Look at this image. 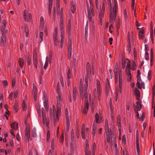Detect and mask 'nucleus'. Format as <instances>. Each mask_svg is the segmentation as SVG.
I'll list each match as a JSON object with an SVG mask.
<instances>
[{
	"label": "nucleus",
	"instance_id": "f8f14e48",
	"mask_svg": "<svg viewBox=\"0 0 155 155\" xmlns=\"http://www.w3.org/2000/svg\"><path fill=\"white\" fill-rule=\"evenodd\" d=\"M65 114L66 117V130L68 131L69 129V117L68 112V110L66 108L65 110Z\"/></svg>",
	"mask_w": 155,
	"mask_h": 155
},
{
	"label": "nucleus",
	"instance_id": "6ab92c4d",
	"mask_svg": "<svg viewBox=\"0 0 155 155\" xmlns=\"http://www.w3.org/2000/svg\"><path fill=\"white\" fill-rule=\"evenodd\" d=\"M140 81L138 80H137V86L139 89H141L143 88V89H145V86L144 83L143 82L141 79L140 80Z\"/></svg>",
	"mask_w": 155,
	"mask_h": 155
},
{
	"label": "nucleus",
	"instance_id": "6e6552de",
	"mask_svg": "<svg viewBox=\"0 0 155 155\" xmlns=\"http://www.w3.org/2000/svg\"><path fill=\"white\" fill-rule=\"evenodd\" d=\"M88 16V19L91 22L93 20L94 16V10L91 8H90L87 7Z\"/></svg>",
	"mask_w": 155,
	"mask_h": 155
},
{
	"label": "nucleus",
	"instance_id": "20e7f679",
	"mask_svg": "<svg viewBox=\"0 0 155 155\" xmlns=\"http://www.w3.org/2000/svg\"><path fill=\"white\" fill-rule=\"evenodd\" d=\"M37 110L39 118L40 119L42 118L43 119L44 124H46L47 125H48L47 120L46 118L44 108H42L41 109V111L40 107H39V108L38 107H37Z\"/></svg>",
	"mask_w": 155,
	"mask_h": 155
},
{
	"label": "nucleus",
	"instance_id": "58836bf2",
	"mask_svg": "<svg viewBox=\"0 0 155 155\" xmlns=\"http://www.w3.org/2000/svg\"><path fill=\"white\" fill-rule=\"evenodd\" d=\"M24 60L21 58H20L18 60V63L20 67L22 68L24 65Z\"/></svg>",
	"mask_w": 155,
	"mask_h": 155
},
{
	"label": "nucleus",
	"instance_id": "393cba45",
	"mask_svg": "<svg viewBox=\"0 0 155 155\" xmlns=\"http://www.w3.org/2000/svg\"><path fill=\"white\" fill-rule=\"evenodd\" d=\"M130 70L131 69L125 70L126 74L127 76V79L128 81H130L132 79Z\"/></svg>",
	"mask_w": 155,
	"mask_h": 155
},
{
	"label": "nucleus",
	"instance_id": "09e8293b",
	"mask_svg": "<svg viewBox=\"0 0 155 155\" xmlns=\"http://www.w3.org/2000/svg\"><path fill=\"white\" fill-rule=\"evenodd\" d=\"M140 74L141 73L140 71L139 70H137V80H139V81H140V80L141 79Z\"/></svg>",
	"mask_w": 155,
	"mask_h": 155
},
{
	"label": "nucleus",
	"instance_id": "de8ad7c7",
	"mask_svg": "<svg viewBox=\"0 0 155 155\" xmlns=\"http://www.w3.org/2000/svg\"><path fill=\"white\" fill-rule=\"evenodd\" d=\"M36 130L35 128H34L32 131V135L33 137H36L37 136L36 133Z\"/></svg>",
	"mask_w": 155,
	"mask_h": 155
},
{
	"label": "nucleus",
	"instance_id": "e433bc0d",
	"mask_svg": "<svg viewBox=\"0 0 155 155\" xmlns=\"http://www.w3.org/2000/svg\"><path fill=\"white\" fill-rule=\"evenodd\" d=\"M137 68V64L134 61H133L131 67V70L134 71L136 70Z\"/></svg>",
	"mask_w": 155,
	"mask_h": 155
},
{
	"label": "nucleus",
	"instance_id": "f704fd0d",
	"mask_svg": "<svg viewBox=\"0 0 155 155\" xmlns=\"http://www.w3.org/2000/svg\"><path fill=\"white\" fill-rule=\"evenodd\" d=\"M12 128L15 130H17L18 128V123L16 122H14L12 124H11Z\"/></svg>",
	"mask_w": 155,
	"mask_h": 155
},
{
	"label": "nucleus",
	"instance_id": "bf43d9fd",
	"mask_svg": "<svg viewBox=\"0 0 155 155\" xmlns=\"http://www.w3.org/2000/svg\"><path fill=\"white\" fill-rule=\"evenodd\" d=\"M150 65L152 66L153 64V56H150Z\"/></svg>",
	"mask_w": 155,
	"mask_h": 155
},
{
	"label": "nucleus",
	"instance_id": "c756f323",
	"mask_svg": "<svg viewBox=\"0 0 155 155\" xmlns=\"http://www.w3.org/2000/svg\"><path fill=\"white\" fill-rule=\"evenodd\" d=\"M43 32L41 31H40L39 35H36V37L38 38L39 41L41 43L42 42L43 40Z\"/></svg>",
	"mask_w": 155,
	"mask_h": 155
},
{
	"label": "nucleus",
	"instance_id": "0eeeda50",
	"mask_svg": "<svg viewBox=\"0 0 155 155\" xmlns=\"http://www.w3.org/2000/svg\"><path fill=\"white\" fill-rule=\"evenodd\" d=\"M96 84L97 89L94 90V93L96 97H99L101 92V89L100 85V83L98 80H96Z\"/></svg>",
	"mask_w": 155,
	"mask_h": 155
},
{
	"label": "nucleus",
	"instance_id": "052dcab7",
	"mask_svg": "<svg viewBox=\"0 0 155 155\" xmlns=\"http://www.w3.org/2000/svg\"><path fill=\"white\" fill-rule=\"evenodd\" d=\"M54 138H53L51 140V148L52 149H53L54 147Z\"/></svg>",
	"mask_w": 155,
	"mask_h": 155
},
{
	"label": "nucleus",
	"instance_id": "8fccbe9b",
	"mask_svg": "<svg viewBox=\"0 0 155 155\" xmlns=\"http://www.w3.org/2000/svg\"><path fill=\"white\" fill-rule=\"evenodd\" d=\"M53 38H58L57 36V31L56 29V28H55L54 31L53 32Z\"/></svg>",
	"mask_w": 155,
	"mask_h": 155
},
{
	"label": "nucleus",
	"instance_id": "bb28decb",
	"mask_svg": "<svg viewBox=\"0 0 155 155\" xmlns=\"http://www.w3.org/2000/svg\"><path fill=\"white\" fill-rule=\"evenodd\" d=\"M75 2L72 0L71 3V10L72 13L74 14L75 11Z\"/></svg>",
	"mask_w": 155,
	"mask_h": 155
},
{
	"label": "nucleus",
	"instance_id": "e2e57ef3",
	"mask_svg": "<svg viewBox=\"0 0 155 155\" xmlns=\"http://www.w3.org/2000/svg\"><path fill=\"white\" fill-rule=\"evenodd\" d=\"M50 137V131L49 130H47V140L48 141Z\"/></svg>",
	"mask_w": 155,
	"mask_h": 155
},
{
	"label": "nucleus",
	"instance_id": "f257e3e1",
	"mask_svg": "<svg viewBox=\"0 0 155 155\" xmlns=\"http://www.w3.org/2000/svg\"><path fill=\"white\" fill-rule=\"evenodd\" d=\"M86 68L87 75L85 77V83L84 85V91L83 90L82 80L81 78H80L79 80V89L81 97L82 99H84V101L85 102L84 109L83 111V114L84 115L86 114L88 110V97L90 101H91V94H89L88 97L87 93V90L88 87V78L90 75L91 73L90 65L89 62H87L86 63Z\"/></svg>",
	"mask_w": 155,
	"mask_h": 155
},
{
	"label": "nucleus",
	"instance_id": "412c9836",
	"mask_svg": "<svg viewBox=\"0 0 155 155\" xmlns=\"http://www.w3.org/2000/svg\"><path fill=\"white\" fill-rule=\"evenodd\" d=\"M77 93L78 91L77 90L76 87L75 86L73 88V101L75 102L77 100Z\"/></svg>",
	"mask_w": 155,
	"mask_h": 155
},
{
	"label": "nucleus",
	"instance_id": "2eb2a0df",
	"mask_svg": "<svg viewBox=\"0 0 155 155\" xmlns=\"http://www.w3.org/2000/svg\"><path fill=\"white\" fill-rule=\"evenodd\" d=\"M33 63L35 68L37 69L38 65V59L37 54L36 53H34L33 54Z\"/></svg>",
	"mask_w": 155,
	"mask_h": 155
},
{
	"label": "nucleus",
	"instance_id": "a18cd8bd",
	"mask_svg": "<svg viewBox=\"0 0 155 155\" xmlns=\"http://www.w3.org/2000/svg\"><path fill=\"white\" fill-rule=\"evenodd\" d=\"M31 56L30 55H28L26 58L28 64V65H30L31 64Z\"/></svg>",
	"mask_w": 155,
	"mask_h": 155
},
{
	"label": "nucleus",
	"instance_id": "13d9d810",
	"mask_svg": "<svg viewBox=\"0 0 155 155\" xmlns=\"http://www.w3.org/2000/svg\"><path fill=\"white\" fill-rule=\"evenodd\" d=\"M145 59L147 60H149V55L148 53L146 51L145 54Z\"/></svg>",
	"mask_w": 155,
	"mask_h": 155
},
{
	"label": "nucleus",
	"instance_id": "ddd939ff",
	"mask_svg": "<svg viewBox=\"0 0 155 155\" xmlns=\"http://www.w3.org/2000/svg\"><path fill=\"white\" fill-rule=\"evenodd\" d=\"M126 64L127 65L125 70L131 69L130 62V60L128 58L124 60L122 62V65H126Z\"/></svg>",
	"mask_w": 155,
	"mask_h": 155
},
{
	"label": "nucleus",
	"instance_id": "72a5a7b5",
	"mask_svg": "<svg viewBox=\"0 0 155 155\" xmlns=\"http://www.w3.org/2000/svg\"><path fill=\"white\" fill-rule=\"evenodd\" d=\"M25 134L26 138L27 139H29L30 136V129L29 128L27 127L26 128Z\"/></svg>",
	"mask_w": 155,
	"mask_h": 155
},
{
	"label": "nucleus",
	"instance_id": "cd10ccee",
	"mask_svg": "<svg viewBox=\"0 0 155 155\" xmlns=\"http://www.w3.org/2000/svg\"><path fill=\"white\" fill-rule=\"evenodd\" d=\"M117 124L118 127L119 129V131L120 133V132L121 131V130L120 129V128L121 127V121H120V117L119 115H118L117 117Z\"/></svg>",
	"mask_w": 155,
	"mask_h": 155
},
{
	"label": "nucleus",
	"instance_id": "423d86ee",
	"mask_svg": "<svg viewBox=\"0 0 155 155\" xmlns=\"http://www.w3.org/2000/svg\"><path fill=\"white\" fill-rule=\"evenodd\" d=\"M105 11V6L104 3L103 2L102 4V7L99 12L98 15V18L100 21V23L101 25H102L103 18L104 17Z\"/></svg>",
	"mask_w": 155,
	"mask_h": 155
},
{
	"label": "nucleus",
	"instance_id": "dca6fc26",
	"mask_svg": "<svg viewBox=\"0 0 155 155\" xmlns=\"http://www.w3.org/2000/svg\"><path fill=\"white\" fill-rule=\"evenodd\" d=\"M71 39L70 38L69 39V47L68 50V56L70 58H71V57L72 50V43Z\"/></svg>",
	"mask_w": 155,
	"mask_h": 155
},
{
	"label": "nucleus",
	"instance_id": "6e6d98bb",
	"mask_svg": "<svg viewBox=\"0 0 155 155\" xmlns=\"http://www.w3.org/2000/svg\"><path fill=\"white\" fill-rule=\"evenodd\" d=\"M122 143H126V137L125 135V134H124L123 135L122 139Z\"/></svg>",
	"mask_w": 155,
	"mask_h": 155
},
{
	"label": "nucleus",
	"instance_id": "c03bdc74",
	"mask_svg": "<svg viewBox=\"0 0 155 155\" xmlns=\"http://www.w3.org/2000/svg\"><path fill=\"white\" fill-rule=\"evenodd\" d=\"M64 36H61V40L60 43V47L61 48H62V47L64 45Z\"/></svg>",
	"mask_w": 155,
	"mask_h": 155
},
{
	"label": "nucleus",
	"instance_id": "b1692460",
	"mask_svg": "<svg viewBox=\"0 0 155 155\" xmlns=\"http://www.w3.org/2000/svg\"><path fill=\"white\" fill-rule=\"evenodd\" d=\"M118 69L116 67V65H115L114 70V74L115 78V84H117L118 83Z\"/></svg>",
	"mask_w": 155,
	"mask_h": 155
},
{
	"label": "nucleus",
	"instance_id": "774afa93",
	"mask_svg": "<svg viewBox=\"0 0 155 155\" xmlns=\"http://www.w3.org/2000/svg\"><path fill=\"white\" fill-rule=\"evenodd\" d=\"M68 75V79H70L71 78V73H70V69H69L68 70V71L67 74Z\"/></svg>",
	"mask_w": 155,
	"mask_h": 155
},
{
	"label": "nucleus",
	"instance_id": "c85d7f7f",
	"mask_svg": "<svg viewBox=\"0 0 155 155\" xmlns=\"http://www.w3.org/2000/svg\"><path fill=\"white\" fill-rule=\"evenodd\" d=\"M63 9L62 8H61L60 10V8L58 9V11L57 12L58 13V14L60 15V21H63Z\"/></svg>",
	"mask_w": 155,
	"mask_h": 155
},
{
	"label": "nucleus",
	"instance_id": "2f4dec72",
	"mask_svg": "<svg viewBox=\"0 0 155 155\" xmlns=\"http://www.w3.org/2000/svg\"><path fill=\"white\" fill-rule=\"evenodd\" d=\"M96 124H95V123H94L92 126V135L93 137L94 138L96 132Z\"/></svg>",
	"mask_w": 155,
	"mask_h": 155
},
{
	"label": "nucleus",
	"instance_id": "c9c22d12",
	"mask_svg": "<svg viewBox=\"0 0 155 155\" xmlns=\"http://www.w3.org/2000/svg\"><path fill=\"white\" fill-rule=\"evenodd\" d=\"M106 91L108 92L110 88V86L109 84V82L108 78H107L106 80Z\"/></svg>",
	"mask_w": 155,
	"mask_h": 155
},
{
	"label": "nucleus",
	"instance_id": "7c9ffc66",
	"mask_svg": "<svg viewBox=\"0 0 155 155\" xmlns=\"http://www.w3.org/2000/svg\"><path fill=\"white\" fill-rule=\"evenodd\" d=\"M33 91L34 94V100L35 101H36V95L37 94V88L34 84H33Z\"/></svg>",
	"mask_w": 155,
	"mask_h": 155
},
{
	"label": "nucleus",
	"instance_id": "49530a36",
	"mask_svg": "<svg viewBox=\"0 0 155 155\" xmlns=\"http://www.w3.org/2000/svg\"><path fill=\"white\" fill-rule=\"evenodd\" d=\"M52 0H49V14L51 13V8L52 7Z\"/></svg>",
	"mask_w": 155,
	"mask_h": 155
},
{
	"label": "nucleus",
	"instance_id": "4d7b16f0",
	"mask_svg": "<svg viewBox=\"0 0 155 155\" xmlns=\"http://www.w3.org/2000/svg\"><path fill=\"white\" fill-rule=\"evenodd\" d=\"M150 37L152 40V42L153 44L154 43V38H153V31H151Z\"/></svg>",
	"mask_w": 155,
	"mask_h": 155
},
{
	"label": "nucleus",
	"instance_id": "aec40b11",
	"mask_svg": "<svg viewBox=\"0 0 155 155\" xmlns=\"http://www.w3.org/2000/svg\"><path fill=\"white\" fill-rule=\"evenodd\" d=\"M40 29L41 30L43 31L42 29L43 28L46 27L44 25V21L43 18L42 16H41L40 18Z\"/></svg>",
	"mask_w": 155,
	"mask_h": 155
},
{
	"label": "nucleus",
	"instance_id": "0e129e2a",
	"mask_svg": "<svg viewBox=\"0 0 155 155\" xmlns=\"http://www.w3.org/2000/svg\"><path fill=\"white\" fill-rule=\"evenodd\" d=\"M120 94L119 91H116V94L115 95V101L117 102V97H118V94Z\"/></svg>",
	"mask_w": 155,
	"mask_h": 155
},
{
	"label": "nucleus",
	"instance_id": "4c0bfd02",
	"mask_svg": "<svg viewBox=\"0 0 155 155\" xmlns=\"http://www.w3.org/2000/svg\"><path fill=\"white\" fill-rule=\"evenodd\" d=\"M137 111H140L142 108V105L141 104L140 102V101H138L137 102Z\"/></svg>",
	"mask_w": 155,
	"mask_h": 155
},
{
	"label": "nucleus",
	"instance_id": "9d476101",
	"mask_svg": "<svg viewBox=\"0 0 155 155\" xmlns=\"http://www.w3.org/2000/svg\"><path fill=\"white\" fill-rule=\"evenodd\" d=\"M24 16L25 20L27 22H28L32 19V15L31 13H29L26 10L24 11Z\"/></svg>",
	"mask_w": 155,
	"mask_h": 155
},
{
	"label": "nucleus",
	"instance_id": "a19ab883",
	"mask_svg": "<svg viewBox=\"0 0 155 155\" xmlns=\"http://www.w3.org/2000/svg\"><path fill=\"white\" fill-rule=\"evenodd\" d=\"M18 104L17 103L15 102L13 106V111L17 112L18 110Z\"/></svg>",
	"mask_w": 155,
	"mask_h": 155
},
{
	"label": "nucleus",
	"instance_id": "f3484780",
	"mask_svg": "<svg viewBox=\"0 0 155 155\" xmlns=\"http://www.w3.org/2000/svg\"><path fill=\"white\" fill-rule=\"evenodd\" d=\"M64 22L62 20L60 21L59 27L61 31V36H65V33L64 31Z\"/></svg>",
	"mask_w": 155,
	"mask_h": 155
},
{
	"label": "nucleus",
	"instance_id": "338daca9",
	"mask_svg": "<svg viewBox=\"0 0 155 155\" xmlns=\"http://www.w3.org/2000/svg\"><path fill=\"white\" fill-rule=\"evenodd\" d=\"M43 103H44V105L45 107V108H47V105L48 104V100H45V101H43Z\"/></svg>",
	"mask_w": 155,
	"mask_h": 155
},
{
	"label": "nucleus",
	"instance_id": "a878e982",
	"mask_svg": "<svg viewBox=\"0 0 155 155\" xmlns=\"http://www.w3.org/2000/svg\"><path fill=\"white\" fill-rule=\"evenodd\" d=\"M134 93L137 100L140 101V94L139 90L137 88H135L134 90Z\"/></svg>",
	"mask_w": 155,
	"mask_h": 155
},
{
	"label": "nucleus",
	"instance_id": "5701e85b",
	"mask_svg": "<svg viewBox=\"0 0 155 155\" xmlns=\"http://www.w3.org/2000/svg\"><path fill=\"white\" fill-rule=\"evenodd\" d=\"M110 115L111 118L113 120L115 116V114L114 113L113 107L112 104L110 103Z\"/></svg>",
	"mask_w": 155,
	"mask_h": 155
},
{
	"label": "nucleus",
	"instance_id": "69168bd1",
	"mask_svg": "<svg viewBox=\"0 0 155 155\" xmlns=\"http://www.w3.org/2000/svg\"><path fill=\"white\" fill-rule=\"evenodd\" d=\"M2 83L4 85L5 87L7 86L8 85V83L6 80H3L2 81Z\"/></svg>",
	"mask_w": 155,
	"mask_h": 155
},
{
	"label": "nucleus",
	"instance_id": "473e14b6",
	"mask_svg": "<svg viewBox=\"0 0 155 155\" xmlns=\"http://www.w3.org/2000/svg\"><path fill=\"white\" fill-rule=\"evenodd\" d=\"M85 127V125L84 124H82L81 127V135L82 138L83 139H85V129L84 128Z\"/></svg>",
	"mask_w": 155,
	"mask_h": 155
},
{
	"label": "nucleus",
	"instance_id": "5fc2aeb1",
	"mask_svg": "<svg viewBox=\"0 0 155 155\" xmlns=\"http://www.w3.org/2000/svg\"><path fill=\"white\" fill-rule=\"evenodd\" d=\"M137 117L138 118H139L141 120H143L144 118V116L142 113V114L141 117H139V115L138 112H137Z\"/></svg>",
	"mask_w": 155,
	"mask_h": 155
},
{
	"label": "nucleus",
	"instance_id": "3c124183",
	"mask_svg": "<svg viewBox=\"0 0 155 155\" xmlns=\"http://www.w3.org/2000/svg\"><path fill=\"white\" fill-rule=\"evenodd\" d=\"M54 44L55 46H57L59 43V41L58 39V38H53Z\"/></svg>",
	"mask_w": 155,
	"mask_h": 155
},
{
	"label": "nucleus",
	"instance_id": "1a4fd4ad",
	"mask_svg": "<svg viewBox=\"0 0 155 155\" xmlns=\"http://www.w3.org/2000/svg\"><path fill=\"white\" fill-rule=\"evenodd\" d=\"M152 108H154V117H155V84L152 89Z\"/></svg>",
	"mask_w": 155,
	"mask_h": 155
},
{
	"label": "nucleus",
	"instance_id": "603ef678",
	"mask_svg": "<svg viewBox=\"0 0 155 155\" xmlns=\"http://www.w3.org/2000/svg\"><path fill=\"white\" fill-rule=\"evenodd\" d=\"M91 33L92 34V37H93L94 38H95V37H97V34L95 29L92 30Z\"/></svg>",
	"mask_w": 155,
	"mask_h": 155
},
{
	"label": "nucleus",
	"instance_id": "4468645a",
	"mask_svg": "<svg viewBox=\"0 0 155 155\" xmlns=\"http://www.w3.org/2000/svg\"><path fill=\"white\" fill-rule=\"evenodd\" d=\"M95 120L94 123H95V124L96 123L101 124L103 121L102 117L99 116L98 113H96L95 116Z\"/></svg>",
	"mask_w": 155,
	"mask_h": 155
},
{
	"label": "nucleus",
	"instance_id": "37998d69",
	"mask_svg": "<svg viewBox=\"0 0 155 155\" xmlns=\"http://www.w3.org/2000/svg\"><path fill=\"white\" fill-rule=\"evenodd\" d=\"M105 132L106 133L107 132V131L108 132H109V126H108V121L106 120L105 121Z\"/></svg>",
	"mask_w": 155,
	"mask_h": 155
},
{
	"label": "nucleus",
	"instance_id": "680f3d73",
	"mask_svg": "<svg viewBox=\"0 0 155 155\" xmlns=\"http://www.w3.org/2000/svg\"><path fill=\"white\" fill-rule=\"evenodd\" d=\"M152 72L151 71H149L148 72L147 78L148 80H150L151 78Z\"/></svg>",
	"mask_w": 155,
	"mask_h": 155
},
{
	"label": "nucleus",
	"instance_id": "9b49d317",
	"mask_svg": "<svg viewBox=\"0 0 155 155\" xmlns=\"http://www.w3.org/2000/svg\"><path fill=\"white\" fill-rule=\"evenodd\" d=\"M119 76V87H117L116 88V91H119L120 94L121 92V87L122 84V77L121 71H119L118 72Z\"/></svg>",
	"mask_w": 155,
	"mask_h": 155
},
{
	"label": "nucleus",
	"instance_id": "4be33fe9",
	"mask_svg": "<svg viewBox=\"0 0 155 155\" xmlns=\"http://www.w3.org/2000/svg\"><path fill=\"white\" fill-rule=\"evenodd\" d=\"M89 145L87 141L86 142L85 145V155H90L91 154V152L88 150Z\"/></svg>",
	"mask_w": 155,
	"mask_h": 155
},
{
	"label": "nucleus",
	"instance_id": "ea45409f",
	"mask_svg": "<svg viewBox=\"0 0 155 155\" xmlns=\"http://www.w3.org/2000/svg\"><path fill=\"white\" fill-rule=\"evenodd\" d=\"M107 131V132L106 133V138L107 140V141L109 143H110L111 141V137L110 135V133Z\"/></svg>",
	"mask_w": 155,
	"mask_h": 155
},
{
	"label": "nucleus",
	"instance_id": "39448f33",
	"mask_svg": "<svg viewBox=\"0 0 155 155\" xmlns=\"http://www.w3.org/2000/svg\"><path fill=\"white\" fill-rule=\"evenodd\" d=\"M2 36L0 38V44L2 46H5L6 43V31L4 28L1 29Z\"/></svg>",
	"mask_w": 155,
	"mask_h": 155
},
{
	"label": "nucleus",
	"instance_id": "a211bd4d",
	"mask_svg": "<svg viewBox=\"0 0 155 155\" xmlns=\"http://www.w3.org/2000/svg\"><path fill=\"white\" fill-rule=\"evenodd\" d=\"M138 29H139V39H143L144 38V29L143 28H142L140 29L139 28H137Z\"/></svg>",
	"mask_w": 155,
	"mask_h": 155
},
{
	"label": "nucleus",
	"instance_id": "79ce46f5",
	"mask_svg": "<svg viewBox=\"0 0 155 155\" xmlns=\"http://www.w3.org/2000/svg\"><path fill=\"white\" fill-rule=\"evenodd\" d=\"M27 104L25 100H23L22 103V110L25 111L27 109Z\"/></svg>",
	"mask_w": 155,
	"mask_h": 155
},
{
	"label": "nucleus",
	"instance_id": "f03ea898",
	"mask_svg": "<svg viewBox=\"0 0 155 155\" xmlns=\"http://www.w3.org/2000/svg\"><path fill=\"white\" fill-rule=\"evenodd\" d=\"M108 2V5L109 6V20L111 22L115 21L116 18L117 11L118 8L117 2L114 1L112 4L111 0H107Z\"/></svg>",
	"mask_w": 155,
	"mask_h": 155
},
{
	"label": "nucleus",
	"instance_id": "7ed1b4c3",
	"mask_svg": "<svg viewBox=\"0 0 155 155\" xmlns=\"http://www.w3.org/2000/svg\"><path fill=\"white\" fill-rule=\"evenodd\" d=\"M57 92L58 94L56 96L57 110L56 116L57 118H58L61 112V102L62 101V97L60 90L58 87L57 88Z\"/></svg>",
	"mask_w": 155,
	"mask_h": 155
},
{
	"label": "nucleus",
	"instance_id": "864d4df0",
	"mask_svg": "<svg viewBox=\"0 0 155 155\" xmlns=\"http://www.w3.org/2000/svg\"><path fill=\"white\" fill-rule=\"evenodd\" d=\"M88 22H87L86 24L85 27V34L86 35H87L88 34Z\"/></svg>",
	"mask_w": 155,
	"mask_h": 155
}]
</instances>
